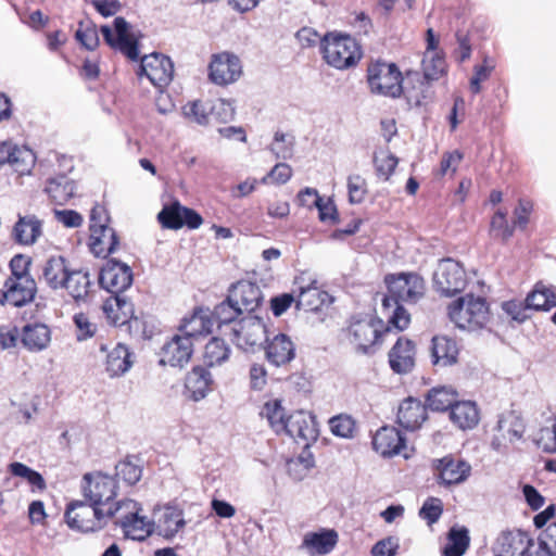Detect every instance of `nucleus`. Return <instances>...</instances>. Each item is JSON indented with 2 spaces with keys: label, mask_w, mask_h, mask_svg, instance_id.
<instances>
[{
  "label": "nucleus",
  "mask_w": 556,
  "mask_h": 556,
  "mask_svg": "<svg viewBox=\"0 0 556 556\" xmlns=\"http://www.w3.org/2000/svg\"><path fill=\"white\" fill-rule=\"evenodd\" d=\"M451 420L460 429H471L479 421V413L475 403L470 401H456L450 412Z\"/></svg>",
  "instance_id": "nucleus-40"
},
{
  "label": "nucleus",
  "mask_w": 556,
  "mask_h": 556,
  "mask_svg": "<svg viewBox=\"0 0 556 556\" xmlns=\"http://www.w3.org/2000/svg\"><path fill=\"white\" fill-rule=\"evenodd\" d=\"M229 354L230 349L223 339L212 338L205 344L203 361L207 367H213L225 363L229 358Z\"/></svg>",
  "instance_id": "nucleus-46"
},
{
  "label": "nucleus",
  "mask_w": 556,
  "mask_h": 556,
  "mask_svg": "<svg viewBox=\"0 0 556 556\" xmlns=\"http://www.w3.org/2000/svg\"><path fill=\"white\" fill-rule=\"evenodd\" d=\"M231 301L238 305L244 313L254 312L263 301V294L260 287L251 281L241 280L232 285L229 289Z\"/></svg>",
  "instance_id": "nucleus-20"
},
{
  "label": "nucleus",
  "mask_w": 556,
  "mask_h": 556,
  "mask_svg": "<svg viewBox=\"0 0 556 556\" xmlns=\"http://www.w3.org/2000/svg\"><path fill=\"white\" fill-rule=\"evenodd\" d=\"M337 541L338 534L334 530L308 532L304 536L302 547H304L311 556L325 555L333 549Z\"/></svg>",
  "instance_id": "nucleus-32"
},
{
  "label": "nucleus",
  "mask_w": 556,
  "mask_h": 556,
  "mask_svg": "<svg viewBox=\"0 0 556 556\" xmlns=\"http://www.w3.org/2000/svg\"><path fill=\"white\" fill-rule=\"evenodd\" d=\"M527 306L535 311H548L556 306V292L542 282L535 285L527 296Z\"/></svg>",
  "instance_id": "nucleus-44"
},
{
  "label": "nucleus",
  "mask_w": 556,
  "mask_h": 556,
  "mask_svg": "<svg viewBox=\"0 0 556 556\" xmlns=\"http://www.w3.org/2000/svg\"><path fill=\"white\" fill-rule=\"evenodd\" d=\"M296 293L295 307L306 312H317L324 305L331 303L330 295L323 291L317 285V280L305 275H301L294 281Z\"/></svg>",
  "instance_id": "nucleus-9"
},
{
  "label": "nucleus",
  "mask_w": 556,
  "mask_h": 556,
  "mask_svg": "<svg viewBox=\"0 0 556 556\" xmlns=\"http://www.w3.org/2000/svg\"><path fill=\"white\" fill-rule=\"evenodd\" d=\"M389 295L382 300L386 309L400 302L417 303L425 295V280L416 273H400L386 277Z\"/></svg>",
  "instance_id": "nucleus-2"
},
{
  "label": "nucleus",
  "mask_w": 556,
  "mask_h": 556,
  "mask_svg": "<svg viewBox=\"0 0 556 556\" xmlns=\"http://www.w3.org/2000/svg\"><path fill=\"white\" fill-rule=\"evenodd\" d=\"M469 545L467 529L452 528L448 533V542L443 548L444 556H463Z\"/></svg>",
  "instance_id": "nucleus-47"
},
{
  "label": "nucleus",
  "mask_w": 556,
  "mask_h": 556,
  "mask_svg": "<svg viewBox=\"0 0 556 556\" xmlns=\"http://www.w3.org/2000/svg\"><path fill=\"white\" fill-rule=\"evenodd\" d=\"M233 334L237 345L244 351H249L263 344L266 339V328L261 318L247 316L233 328Z\"/></svg>",
  "instance_id": "nucleus-15"
},
{
  "label": "nucleus",
  "mask_w": 556,
  "mask_h": 556,
  "mask_svg": "<svg viewBox=\"0 0 556 556\" xmlns=\"http://www.w3.org/2000/svg\"><path fill=\"white\" fill-rule=\"evenodd\" d=\"M295 140L292 135L277 131L269 149L276 159L289 160L293 155Z\"/></svg>",
  "instance_id": "nucleus-49"
},
{
  "label": "nucleus",
  "mask_w": 556,
  "mask_h": 556,
  "mask_svg": "<svg viewBox=\"0 0 556 556\" xmlns=\"http://www.w3.org/2000/svg\"><path fill=\"white\" fill-rule=\"evenodd\" d=\"M138 75L146 76L152 85L162 89L170 83L174 65L168 56L154 52L141 59Z\"/></svg>",
  "instance_id": "nucleus-11"
},
{
  "label": "nucleus",
  "mask_w": 556,
  "mask_h": 556,
  "mask_svg": "<svg viewBox=\"0 0 556 556\" xmlns=\"http://www.w3.org/2000/svg\"><path fill=\"white\" fill-rule=\"evenodd\" d=\"M372 446L383 457L401 454L405 448V439L394 427L380 428L372 439Z\"/></svg>",
  "instance_id": "nucleus-22"
},
{
  "label": "nucleus",
  "mask_w": 556,
  "mask_h": 556,
  "mask_svg": "<svg viewBox=\"0 0 556 556\" xmlns=\"http://www.w3.org/2000/svg\"><path fill=\"white\" fill-rule=\"evenodd\" d=\"M432 467L437 480L444 485L460 484L468 479L471 472L469 463L451 455L434 459Z\"/></svg>",
  "instance_id": "nucleus-12"
},
{
  "label": "nucleus",
  "mask_w": 556,
  "mask_h": 556,
  "mask_svg": "<svg viewBox=\"0 0 556 556\" xmlns=\"http://www.w3.org/2000/svg\"><path fill=\"white\" fill-rule=\"evenodd\" d=\"M292 177V168L287 163H277L270 172L261 179L264 185H283Z\"/></svg>",
  "instance_id": "nucleus-60"
},
{
  "label": "nucleus",
  "mask_w": 556,
  "mask_h": 556,
  "mask_svg": "<svg viewBox=\"0 0 556 556\" xmlns=\"http://www.w3.org/2000/svg\"><path fill=\"white\" fill-rule=\"evenodd\" d=\"M182 114L189 122L206 125L208 123L210 109L203 102L195 100L182 106Z\"/></svg>",
  "instance_id": "nucleus-54"
},
{
  "label": "nucleus",
  "mask_w": 556,
  "mask_h": 556,
  "mask_svg": "<svg viewBox=\"0 0 556 556\" xmlns=\"http://www.w3.org/2000/svg\"><path fill=\"white\" fill-rule=\"evenodd\" d=\"M431 354L434 365L446 367L457 362L458 349L454 340L447 337H434Z\"/></svg>",
  "instance_id": "nucleus-34"
},
{
  "label": "nucleus",
  "mask_w": 556,
  "mask_h": 556,
  "mask_svg": "<svg viewBox=\"0 0 556 556\" xmlns=\"http://www.w3.org/2000/svg\"><path fill=\"white\" fill-rule=\"evenodd\" d=\"M443 511L442 501L438 497H429L426 500L424 505L419 510V516L428 522V525H432L437 522Z\"/></svg>",
  "instance_id": "nucleus-62"
},
{
  "label": "nucleus",
  "mask_w": 556,
  "mask_h": 556,
  "mask_svg": "<svg viewBox=\"0 0 556 556\" xmlns=\"http://www.w3.org/2000/svg\"><path fill=\"white\" fill-rule=\"evenodd\" d=\"M35 156L29 149L21 148L11 141L0 143V165H9L24 175L30 172Z\"/></svg>",
  "instance_id": "nucleus-18"
},
{
  "label": "nucleus",
  "mask_w": 556,
  "mask_h": 556,
  "mask_svg": "<svg viewBox=\"0 0 556 556\" xmlns=\"http://www.w3.org/2000/svg\"><path fill=\"white\" fill-rule=\"evenodd\" d=\"M306 197L314 198V205L318 208L319 219L324 223H334L337 220V208L331 200L324 201L319 197L316 189L305 188L299 193V201L304 206H311V203L306 200Z\"/></svg>",
  "instance_id": "nucleus-42"
},
{
  "label": "nucleus",
  "mask_w": 556,
  "mask_h": 556,
  "mask_svg": "<svg viewBox=\"0 0 556 556\" xmlns=\"http://www.w3.org/2000/svg\"><path fill=\"white\" fill-rule=\"evenodd\" d=\"M349 198L351 203H361L366 194V181L359 175L350 176L348 179Z\"/></svg>",
  "instance_id": "nucleus-63"
},
{
  "label": "nucleus",
  "mask_w": 556,
  "mask_h": 556,
  "mask_svg": "<svg viewBox=\"0 0 556 556\" xmlns=\"http://www.w3.org/2000/svg\"><path fill=\"white\" fill-rule=\"evenodd\" d=\"M397 162V157L387 150L376 152L374 155V164L377 175L384 180H388L393 174Z\"/></svg>",
  "instance_id": "nucleus-51"
},
{
  "label": "nucleus",
  "mask_w": 556,
  "mask_h": 556,
  "mask_svg": "<svg viewBox=\"0 0 556 556\" xmlns=\"http://www.w3.org/2000/svg\"><path fill=\"white\" fill-rule=\"evenodd\" d=\"M116 480L103 472H90L83 477L81 493L84 498L94 506L109 507L117 496Z\"/></svg>",
  "instance_id": "nucleus-6"
},
{
  "label": "nucleus",
  "mask_w": 556,
  "mask_h": 556,
  "mask_svg": "<svg viewBox=\"0 0 556 556\" xmlns=\"http://www.w3.org/2000/svg\"><path fill=\"white\" fill-rule=\"evenodd\" d=\"M301 426L296 430V435L294 441L298 443H303L305 446L309 444V442L315 441L317 439V429L316 422L313 416L303 413L302 420L300 421Z\"/></svg>",
  "instance_id": "nucleus-56"
},
{
  "label": "nucleus",
  "mask_w": 556,
  "mask_h": 556,
  "mask_svg": "<svg viewBox=\"0 0 556 556\" xmlns=\"http://www.w3.org/2000/svg\"><path fill=\"white\" fill-rule=\"evenodd\" d=\"M532 540L521 531H503L494 544L496 556H523Z\"/></svg>",
  "instance_id": "nucleus-21"
},
{
  "label": "nucleus",
  "mask_w": 556,
  "mask_h": 556,
  "mask_svg": "<svg viewBox=\"0 0 556 556\" xmlns=\"http://www.w3.org/2000/svg\"><path fill=\"white\" fill-rule=\"evenodd\" d=\"M90 288L91 279L88 271L83 269H71L62 289H65L68 294L78 302L88 296Z\"/></svg>",
  "instance_id": "nucleus-37"
},
{
  "label": "nucleus",
  "mask_w": 556,
  "mask_h": 556,
  "mask_svg": "<svg viewBox=\"0 0 556 556\" xmlns=\"http://www.w3.org/2000/svg\"><path fill=\"white\" fill-rule=\"evenodd\" d=\"M159 222L168 229H179L184 226L190 229L199 228L203 219L194 210L182 206L179 202L165 205L157 215Z\"/></svg>",
  "instance_id": "nucleus-14"
},
{
  "label": "nucleus",
  "mask_w": 556,
  "mask_h": 556,
  "mask_svg": "<svg viewBox=\"0 0 556 556\" xmlns=\"http://www.w3.org/2000/svg\"><path fill=\"white\" fill-rule=\"evenodd\" d=\"M74 323L77 327V340L83 341L94 336L97 326L92 324L87 315L84 313L74 316Z\"/></svg>",
  "instance_id": "nucleus-64"
},
{
  "label": "nucleus",
  "mask_w": 556,
  "mask_h": 556,
  "mask_svg": "<svg viewBox=\"0 0 556 556\" xmlns=\"http://www.w3.org/2000/svg\"><path fill=\"white\" fill-rule=\"evenodd\" d=\"M424 75L426 81L438 79L445 71V61L434 52H427L422 60Z\"/></svg>",
  "instance_id": "nucleus-52"
},
{
  "label": "nucleus",
  "mask_w": 556,
  "mask_h": 556,
  "mask_svg": "<svg viewBox=\"0 0 556 556\" xmlns=\"http://www.w3.org/2000/svg\"><path fill=\"white\" fill-rule=\"evenodd\" d=\"M429 83L420 73L407 72L403 78V91L409 106H421L429 97Z\"/></svg>",
  "instance_id": "nucleus-29"
},
{
  "label": "nucleus",
  "mask_w": 556,
  "mask_h": 556,
  "mask_svg": "<svg viewBox=\"0 0 556 556\" xmlns=\"http://www.w3.org/2000/svg\"><path fill=\"white\" fill-rule=\"evenodd\" d=\"M329 426L332 434L343 439H352L356 432V422L350 416L341 414L330 418Z\"/></svg>",
  "instance_id": "nucleus-50"
},
{
  "label": "nucleus",
  "mask_w": 556,
  "mask_h": 556,
  "mask_svg": "<svg viewBox=\"0 0 556 556\" xmlns=\"http://www.w3.org/2000/svg\"><path fill=\"white\" fill-rule=\"evenodd\" d=\"M192 346L190 338L176 334L163 345L160 353V363L182 368L191 358Z\"/></svg>",
  "instance_id": "nucleus-16"
},
{
  "label": "nucleus",
  "mask_w": 556,
  "mask_h": 556,
  "mask_svg": "<svg viewBox=\"0 0 556 556\" xmlns=\"http://www.w3.org/2000/svg\"><path fill=\"white\" fill-rule=\"evenodd\" d=\"M99 283L110 293L121 294L131 286L132 270L126 263L110 258L101 268Z\"/></svg>",
  "instance_id": "nucleus-10"
},
{
  "label": "nucleus",
  "mask_w": 556,
  "mask_h": 556,
  "mask_svg": "<svg viewBox=\"0 0 556 556\" xmlns=\"http://www.w3.org/2000/svg\"><path fill=\"white\" fill-rule=\"evenodd\" d=\"M427 407L419 400L407 397L397 410V422L406 430L418 429L427 419Z\"/></svg>",
  "instance_id": "nucleus-26"
},
{
  "label": "nucleus",
  "mask_w": 556,
  "mask_h": 556,
  "mask_svg": "<svg viewBox=\"0 0 556 556\" xmlns=\"http://www.w3.org/2000/svg\"><path fill=\"white\" fill-rule=\"evenodd\" d=\"M3 288H7L9 304L21 307L35 299L37 283L31 276L8 277Z\"/></svg>",
  "instance_id": "nucleus-19"
},
{
  "label": "nucleus",
  "mask_w": 556,
  "mask_h": 556,
  "mask_svg": "<svg viewBox=\"0 0 556 556\" xmlns=\"http://www.w3.org/2000/svg\"><path fill=\"white\" fill-rule=\"evenodd\" d=\"M42 235V223L35 215H18V219L13 227L14 240L23 245L34 244Z\"/></svg>",
  "instance_id": "nucleus-31"
},
{
  "label": "nucleus",
  "mask_w": 556,
  "mask_h": 556,
  "mask_svg": "<svg viewBox=\"0 0 556 556\" xmlns=\"http://www.w3.org/2000/svg\"><path fill=\"white\" fill-rule=\"evenodd\" d=\"M104 309L115 325L138 321L137 317L134 315L132 304L122 293L114 295L113 301H108L104 305Z\"/></svg>",
  "instance_id": "nucleus-36"
},
{
  "label": "nucleus",
  "mask_w": 556,
  "mask_h": 556,
  "mask_svg": "<svg viewBox=\"0 0 556 556\" xmlns=\"http://www.w3.org/2000/svg\"><path fill=\"white\" fill-rule=\"evenodd\" d=\"M100 30L105 42L112 49L122 52L132 61L137 60L139 55L137 38L131 31L130 24L124 17L114 20V30L109 25L101 26Z\"/></svg>",
  "instance_id": "nucleus-8"
},
{
  "label": "nucleus",
  "mask_w": 556,
  "mask_h": 556,
  "mask_svg": "<svg viewBox=\"0 0 556 556\" xmlns=\"http://www.w3.org/2000/svg\"><path fill=\"white\" fill-rule=\"evenodd\" d=\"M458 399V393L453 387H434L428 391L426 407L434 412L451 409Z\"/></svg>",
  "instance_id": "nucleus-39"
},
{
  "label": "nucleus",
  "mask_w": 556,
  "mask_h": 556,
  "mask_svg": "<svg viewBox=\"0 0 556 556\" xmlns=\"http://www.w3.org/2000/svg\"><path fill=\"white\" fill-rule=\"evenodd\" d=\"M10 471L16 477L25 478L31 485L38 489L45 488V480L41 475L22 463H12Z\"/></svg>",
  "instance_id": "nucleus-61"
},
{
  "label": "nucleus",
  "mask_w": 556,
  "mask_h": 556,
  "mask_svg": "<svg viewBox=\"0 0 556 556\" xmlns=\"http://www.w3.org/2000/svg\"><path fill=\"white\" fill-rule=\"evenodd\" d=\"M185 523L182 511L177 507L167 506L160 514L156 527L162 536L172 539L184 528Z\"/></svg>",
  "instance_id": "nucleus-38"
},
{
  "label": "nucleus",
  "mask_w": 556,
  "mask_h": 556,
  "mask_svg": "<svg viewBox=\"0 0 556 556\" xmlns=\"http://www.w3.org/2000/svg\"><path fill=\"white\" fill-rule=\"evenodd\" d=\"M213 320L208 312L204 309H195L189 317H185L179 327L180 336L188 337L192 341L193 338L212 331Z\"/></svg>",
  "instance_id": "nucleus-33"
},
{
  "label": "nucleus",
  "mask_w": 556,
  "mask_h": 556,
  "mask_svg": "<svg viewBox=\"0 0 556 556\" xmlns=\"http://www.w3.org/2000/svg\"><path fill=\"white\" fill-rule=\"evenodd\" d=\"M515 226H510L506 213L497 211L491 219V232L495 238L507 241L514 233Z\"/></svg>",
  "instance_id": "nucleus-57"
},
{
  "label": "nucleus",
  "mask_w": 556,
  "mask_h": 556,
  "mask_svg": "<svg viewBox=\"0 0 556 556\" xmlns=\"http://www.w3.org/2000/svg\"><path fill=\"white\" fill-rule=\"evenodd\" d=\"M243 312L235 302L231 301V296L228 294L227 299L215 306L214 316L219 324L232 323Z\"/></svg>",
  "instance_id": "nucleus-55"
},
{
  "label": "nucleus",
  "mask_w": 556,
  "mask_h": 556,
  "mask_svg": "<svg viewBox=\"0 0 556 556\" xmlns=\"http://www.w3.org/2000/svg\"><path fill=\"white\" fill-rule=\"evenodd\" d=\"M51 342V330L46 324H27L22 330V343L29 352H41Z\"/></svg>",
  "instance_id": "nucleus-30"
},
{
  "label": "nucleus",
  "mask_w": 556,
  "mask_h": 556,
  "mask_svg": "<svg viewBox=\"0 0 556 556\" xmlns=\"http://www.w3.org/2000/svg\"><path fill=\"white\" fill-rule=\"evenodd\" d=\"M488 305L484 299L467 294L448 306L450 319L460 329L475 330L488 320Z\"/></svg>",
  "instance_id": "nucleus-3"
},
{
  "label": "nucleus",
  "mask_w": 556,
  "mask_h": 556,
  "mask_svg": "<svg viewBox=\"0 0 556 556\" xmlns=\"http://www.w3.org/2000/svg\"><path fill=\"white\" fill-rule=\"evenodd\" d=\"M402 73L394 63L375 62L368 66L367 80L371 92L397 98L403 91Z\"/></svg>",
  "instance_id": "nucleus-5"
},
{
  "label": "nucleus",
  "mask_w": 556,
  "mask_h": 556,
  "mask_svg": "<svg viewBox=\"0 0 556 556\" xmlns=\"http://www.w3.org/2000/svg\"><path fill=\"white\" fill-rule=\"evenodd\" d=\"M212 383L211 372L201 366L193 367L186 378V388L194 401L204 399L210 392Z\"/></svg>",
  "instance_id": "nucleus-35"
},
{
  "label": "nucleus",
  "mask_w": 556,
  "mask_h": 556,
  "mask_svg": "<svg viewBox=\"0 0 556 556\" xmlns=\"http://www.w3.org/2000/svg\"><path fill=\"white\" fill-rule=\"evenodd\" d=\"M132 509V511H128L132 517L130 520L123 521V531L127 538L132 540H144L148 535H150L153 531L154 522H152L146 516H142L140 513L142 510L141 506L137 502H129L126 504V508Z\"/></svg>",
  "instance_id": "nucleus-25"
},
{
  "label": "nucleus",
  "mask_w": 556,
  "mask_h": 556,
  "mask_svg": "<svg viewBox=\"0 0 556 556\" xmlns=\"http://www.w3.org/2000/svg\"><path fill=\"white\" fill-rule=\"evenodd\" d=\"M91 252L96 256H108L116 251L118 238L115 230L110 226L94 224L91 227L90 243Z\"/></svg>",
  "instance_id": "nucleus-24"
},
{
  "label": "nucleus",
  "mask_w": 556,
  "mask_h": 556,
  "mask_svg": "<svg viewBox=\"0 0 556 556\" xmlns=\"http://www.w3.org/2000/svg\"><path fill=\"white\" fill-rule=\"evenodd\" d=\"M382 323L379 319L368 318L355 320L351 324L349 333L351 342L363 353H368L379 343L382 336Z\"/></svg>",
  "instance_id": "nucleus-13"
},
{
  "label": "nucleus",
  "mask_w": 556,
  "mask_h": 556,
  "mask_svg": "<svg viewBox=\"0 0 556 556\" xmlns=\"http://www.w3.org/2000/svg\"><path fill=\"white\" fill-rule=\"evenodd\" d=\"M130 352L124 344H117L106 355V371L110 377H118L124 375L132 365Z\"/></svg>",
  "instance_id": "nucleus-41"
},
{
  "label": "nucleus",
  "mask_w": 556,
  "mask_h": 556,
  "mask_svg": "<svg viewBox=\"0 0 556 556\" xmlns=\"http://www.w3.org/2000/svg\"><path fill=\"white\" fill-rule=\"evenodd\" d=\"M320 41L325 61L337 70L353 67L362 59L359 45L349 35L328 33Z\"/></svg>",
  "instance_id": "nucleus-1"
},
{
  "label": "nucleus",
  "mask_w": 556,
  "mask_h": 556,
  "mask_svg": "<svg viewBox=\"0 0 556 556\" xmlns=\"http://www.w3.org/2000/svg\"><path fill=\"white\" fill-rule=\"evenodd\" d=\"M75 190V182L65 175L50 178L45 188L48 195L60 205L66 203L74 195Z\"/></svg>",
  "instance_id": "nucleus-43"
},
{
  "label": "nucleus",
  "mask_w": 556,
  "mask_h": 556,
  "mask_svg": "<svg viewBox=\"0 0 556 556\" xmlns=\"http://www.w3.org/2000/svg\"><path fill=\"white\" fill-rule=\"evenodd\" d=\"M129 502H135V501L130 500V498H124V500H121V501H114L105 509L106 522L109 521V519L114 518L115 519V525H117L121 528H123V521H126V519L130 520V518L132 517L131 515L128 514V511L131 513L132 509H130L128 507L126 508V504L129 503Z\"/></svg>",
  "instance_id": "nucleus-58"
},
{
  "label": "nucleus",
  "mask_w": 556,
  "mask_h": 556,
  "mask_svg": "<svg viewBox=\"0 0 556 556\" xmlns=\"http://www.w3.org/2000/svg\"><path fill=\"white\" fill-rule=\"evenodd\" d=\"M415 344L413 341L399 338L389 352V364L396 374H407L415 366Z\"/></svg>",
  "instance_id": "nucleus-23"
},
{
  "label": "nucleus",
  "mask_w": 556,
  "mask_h": 556,
  "mask_svg": "<svg viewBox=\"0 0 556 556\" xmlns=\"http://www.w3.org/2000/svg\"><path fill=\"white\" fill-rule=\"evenodd\" d=\"M210 114L219 123H229L236 115L235 105L231 101L217 99L210 106Z\"/></svg>",
  "instance_id": "nucleus-59"
},
{
  "label": "nucleus",
  "mask_w": 556,
  "mask_h": 556,
  "mask_svg": "<svg viewBox=\"0 0 556 556\" xmlns=\"http://www.w3.org/2000/svg\"><path fill=\"white\" fill-rule=\"evenodd\" d=\"M116 477L122 479L128 485L136 484L142 476L140 464L126 458L115 466Z\"/></svg>",
  "instance_id": "nucleus-53"
},
{
  "label": "nucleus",
  "mask_w": 556,
  "mask_h": 556,
  "mask_svg": "<svg viewBox=\"0 0 556 556\" xmlns=\"http://www.w3.org/2000/svg\"><path fill=\"white\" fill-rule=\"evenodd\" d=\"M267 361L275 366L290 363L295 356V346L291 339L279 333L275 336L265 348Z\"/></svg>",
  "instance_id": "nucleus-28"
},
{
  "label": "nucleus",
  "mask_w": 556,
  "mask_h": 556,
  "mask_svg": "<svg viewBox=\"0 0 556 556\" xmlns=\"http://www.w3.org/2000/svg\"><path fill=\"white\" fill-rule=\"evenodd\" d=\"M240 74V60L229 53L215 55L210 64V78L217 85L233 83L239 78Z\"/></svg>",
  "instance_id": "nucleus-17"
},
{
  "label": "nucleus",
  "mask_w": 556,
  "mask_h": 556,
  "mask_svg": "<svg viewBox=\"0 0 556 556\" xmlns=\"http://www.w3.org/2000/svg\"><path fill=\"white\" fill-rule=\"evenodd\" d=\"M71 269L64 256L53 255L42 264L40 279L52 290H60L64 287V281Z\"/></svg>",
  "instance_id": "nucleus-27"
},
{
  "label": "nucleus",
  "mask_w": 556,
  "mask_h": 556,
  "mask_svg": "<svg viewBox=\"0 0 556 556\" xmlns=\"http://www.w3.org/2000/svg\"><path fill=\"white\" fill-rule=\"evenodd\" d=\"M496 429L498 431L506 430L509 441L513 442L522 438L525 432V424L518 415H516L514 412H510L500 417Z\"/></svg>",
  "instance_id": "nucleus-48"
},
{
  "label": "nucleus",
  "mask_w": 556,
  "mask_h": 556,
  "mask_svg": "<svg viewBox=\"0 0 556 556\" xmlns=\"http://www.w3.org/2000/svg\"><path fill=\"white\" fill-rule=\"evenodd\" d=\"M261 417L265 418L270 428L277 433L281 434L286 428L285 421L288 417L285 408L279 400H270L266 402L260 413Z\"/></svg>",
  "instance_id": "nucleus-45"
},
{
  "label": "nucleus",
  "mask_w": 556,
  "mask_h": 556,
  "mask_svg": "<svg viewBox=\"0 0 556 556\" xmlns=\"http://www.w3.org/2000/svg\"><path fill=\"white\" fill-rule=\"evenodd\" d=\"M64 517L71 529L84 533L97 532L106 526L105 509L87 500L71 502Z\"/></svg>",
  "instance_id": "nucleus-4"
},
{
  "label": "nucleus",
  "mask_w": 556,
  "mask_h": 556,
  "mask_svg": "<svg viewBox=\"0 0 556 556\" xmlns=\"http://www.w3.org/2000/svg\"><path fill=\"white\" fill-rule=\"evenodd\" d=\"M467 283L466 273L463 266L452 260L440 261L433 274V287L444 296H453L462 292Z\"/></svg>",
  "instance_id": "nucleus-7"
}]
</instances>
